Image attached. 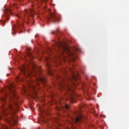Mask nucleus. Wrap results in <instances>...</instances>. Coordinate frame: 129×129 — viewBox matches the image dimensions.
I'll return each mask as SVG.
<instances>
[{
	"label": "nucleus",
	"mask_w": 129,
	"mask_h": 129,
	"mask_svg": "<svg viewBox=\"0 0 129 129\" xmlns=\"http://www.w3.org/2000/svg\"><path fill=\"white\" fill-rule=\"evenodd\" d=\"M1 23H2L3 24H6V21H1Z\"/></svg>",
	"instance_id": "nucleus-19"
},
{
	"label": "nucleus",
	"mask_w": 129,
	"mask_h": 129,
	"mask_svg": "<svg viewBox=\"0 0 129 129\" xmlns=\"http://www.w3.org/2000/svg\"><path fill=\"white\" fill-rule=\"evenodd\" d=\"M15 29H16V27H15V28H14V27H13V29H12V30H15Z\"/></svg>",
	"instance_id": "nucleus-23"
},
{
	"label": "nucleus",
	"mask_w": 129,
	"mask_h": 129,
	"mask_svg": "<svg viewBox=\"0 0 129 129\" xmlns=\"http://www.w3.org/2000/svg\"><path fill=\"white\" fill-rule=\"evenodd\" d=\"M5 14V18L6 20H9V17H10V15H12L13 12H12V10L11 9H7L5 11H4Z\"/></svg>",
	"instance_id": "nucleus-9"
},
{
	"label": "nucleus",
	"mask_w": 129,
	"mask_h": 129,
	"mask_svg": "<svg viewBox=\"0 0 129 129\" xmlns=\"http://www.w3.org/2000/svg\"><path fill=\"white\" fill-rule=\"evenodd\" d=\"M53 50L58 54L57 57V59L62 60L66 58L65 54H67L68 56H73L74 55L73 52H71L69 47L66 46V44L60 40L55 42V46Z\"/></svg>",
	"instance_id": "nucleus-2"
},
{
	"label": "nucleus",
	"mask_w": 129,
	"mask_h": 129,
	"mask_svg": "<svg viewBox=\"0 0 129 129\" xmlns=\"http://www.w3.org/2000/svg\"><path fill=\"white\" fill-rule=\"evenodd\" d=\"M49 50L50 52H52V49H51L50 48H49Z\"/></svg>",
	"instance_id": "nucleus-22"
},
{
	"label": "nucleus",
	"mask_w": 129,
	"mask_h": 129,
	"mask_svg": "<svg viewBox=\"0 0 129 129\" xmlns=\"http://www.w3.org/2000/svg\"><path fill=\"white\" fill-rule=\"evenodd\" d=\"M74 129H76V128H74Z\"/></svg>",
	"instance_id": "nucleus-29"
},
{
	"label": "nucleus",
	"mask_w": 129,
	"mask_h": 129,
	"mask_svg": "<svg viewBox=\"0 0 129 129\" xmlns=\"http://www.w3.org/2000/svg\"><path fill=\"white\" fill-rule=\"evenodd\" d=\"M40 82L44 84L47 81L44 76H39L36 78V81L34 82L32 79L27 81L28 88H24V92L30 90L35 94H37V89H40Z\"/></svg>",
	"instance_id": "nucleus-3"
},
{
	"label": "nucleus",
	"mask_w": 129,
	"mask_h": 129,
	"mask_svg": "<svg viewBox=\"0 0 129 129\" xmlns=\"http://www.w3.org/2000/svg\"><path fill=\"white\" fill-rule=\"evenodd\" d=\"M40 111V113H41V114H42V111H41V110Z\"/></svg>",
	"instance_id": "nucleus-24"
},
{
	"label": "nucleus",
	"mask_w": 129,
	"mask_h": 129,
	"mask_svg": "<svg viewBox=\"0 0 129 129\" xmlns=\"http://www.w3.org/2000/svg\"><path fill=\"white\" fill-rule=\"evenodd\" d=\"M53 21V23H58V22H60V19L59 17H57L56 16V14L54 13H50V17L47 18V21Z\"/></svg>",
	"instance_id": "nucleus-5"
},
{
	"label": "nucleus",
	"mask_w": 129,
	"mask_h": 129,
	"mask_svg": "<svg viewBox=\"0 0 129 129\" xmlns=\"http://www.w3.org/2000/svg\"><path fill=\"white\" fill-rule=\"evenodd\" d=\"M82 119H83V116L82 115H80L75 119V122H78L80 121L81 122L82 121Z\"/></svg>",
	"instance_id": "nucleus-10"
},
{
	"label": "nucleus",
	"mask_w": 129,
	"mask_h": 129,
	"mask_svg": "<svg viewBox=\"0 0 129 129\" xmlns=\"http://www.w3.org/2000/svg\"><path fill=\"white\" fill-rule=\"evenodd\" d=\"M42 60V59H40L39 60L41 61Z\"/></svg>",
	"instance_id": "nucleus-26"
},
{
	"label": "nucleus",
	"mask_w": 129,
	"mask_h": 129,
	"mask_svg": "<svg viewBox=\"0 0 129 129\" xmlns=\"http://www.w3.org/2000/svg\"><path fill=\"white\" fill-rule=\"evenodd\" d=\"M61 109H64V108H63V107H62Z\"/></svg>",
	"instance_id": "nucleus-25"
},
{
	"label": "nucleus",
	"mask_w": 129,
	"mask_h": 129,
	"mask_svg": "<svg viewBox=\"0 0 129 129\" xmlns=\"http://www.w3.org/2000/svg\"><path fill=\"white\" fill-rule=\"evenodd\" d=\"M72 78L75 81L78 80V79H79L80 78L79 74H77L75 75L74 74V75L72 76Z\"/></svg>",
	"instance_id": "nucleus-11"
},
{
	"label": "nucleus",
	"mask_w": 129,
	"mask_h": 129,
	"mask_svg": "<svg viewBox=\"0 0 129 129\" xmlns=\"http://www.w3.org/2000/svg\"><path fill=\"white\" fill-rule=\"evenodd\" d=\"M3 129H10V128H9V127H8V126H7V125H3Z\"/></svg>",
	"instance_id": "nucleus-14"
},
{
	"label": "nucleus",
	"mask_w": 129,
	"mask_h": 129,
	"mask_svg": "<svg viewBox=\"0 0 129 129\" xmlns=\"http://www.w3.org/2000/svg\"><path fill=\"white\" fill-rule=\"evenodd\" d=\"M32 66H34V64L32 63Z\"/></svg>",
	"instance_id": "nucleus-27"
},
{
	"label": "nucleus",
	"mask_w": 129,
	"mask_h": 129,
	"mask_svg": "<svg viewBox=\"0 0 129 129\" xmlns=\"http://www.w3.org/2000/svg\"><path fill=\"white\" fill-rule=\"evenodd\" d=\"M28 56H29L30 58V60H33V55H32V53L28 52Z\"/></svg>",
	"instance_id": "nucleus-12"
},
{
	"label": "nucleus",
	"mask_w": 129,
	"mask_h": 129,
	"mask_svg": "<svg viewBox=\"0 0 129 129\" xmlns=\"http://www.w3.org/2000/svg\"><path fill=\"white\" fill-rule=\"evenodd\" d=\"M13 7H14V8H16V7H17V5H13Z\"/></svg>",
	"instance_id": "nucleus-21"
},
{
	"label": "nucleus",
	"mask_w": 129,
	"mask_h": 129,
	"mask_svg": "<svg viewBox=\"0 0 129 129\" xmlns=\"http://www.w3.org/2000/svg\"><path fill=\"white\" fill-rule=\"evenodd\" d=\"M46 66L48 69V72L49 75H53V72L51 71V64H50V62H49V58H46Z\"/></svg>",
	"instance_id": "nucleus-8"
},
{
	"label": "nucleus",
	"mask_w": 129,
	"mask_h": 129,
	"mask_svg": "<svg viewBox=\"0 0 129 129\" xmlns=\"http://www.w3.org/2000/svg\"><path fill=\"white\" fill-rule=\"evenodd\" d=\"M59 77H61L60 76H59Z\"/></svg>",
	"instance_id": "nucleus-28"
},
{
	"label": "nucleus",
	"mask_w": 129,
	"mask_h": 129,
	"mask_svg": "<svg viewBox=\"0 0 129 129\" xmlns=\"http://www.w3.org/2000/svg\"><path fill=\"white\" fill-rule=\"evenodd\" d=\"M58 31H56V33Z\"/></svg>",
	"instance_id": "nucleus-30"
},
{
	"label": "nucleus",
	"mask_w": 129,
	"mask_h": 129,
	"mask_svg": "<svg viewBox=\"0 0 129 129\" xmlns=\"http://www.w3.org/2000/svg\"><path fill=\"white\" fill-rule=\"evenodd\" d=\"M34 13H35V12H34V10L30 9V10H25L23 12V14H24L25 16H26V17H29L31 16V17H32L33 18L34 17Z\"/></svg>",
	"instance_id": "nucleus-7"
},
{
	"label": "nucleus",
	"mask_w": 129,
	"mask_h": 129,
	"mask_svg": "<svg viewBox=\"0 0 129 129\" xmlns=\"http://www.w3.org/2000/svg\"><path fill=\"white\" fill-rule=\"evenodd\" d=\"M13 88H15V86L11 84V87H8L9 90L8 94L6 91H2V93H4L5 97L1 98V101L3 103L1 107L2 111L0 112V119H2L3 114L4 115H8L9 113H11L12 117L8 120L10 127H12L13 125L18 122L17 119L13 116L15 114V110H16L13 104L16 105V106H19V103L17 102L19 99V97L17 96L16 94V91L15 90L13 89ZM10 111H12V113H11Z\"/></svg>",
	"instance_id": "nucleus-1"
},
{
	"label": "nucleus",
	"mask_w": 129,
	"mask_h": 129,
	"mask_svg": "<svg viewBox=\"0 0 129 129\" xmlns=\"http://www.w3.org/2000/svg\"><path fill=\"white\" fill-rule=\"evenodd\" d=\"M33 72H34V73L36 74H38V72H37L36 69L33 70Z\"/></svg>",
	"instance_id": "nucleus-16"
},
{
	"label": "nucleus",
	"mask_w": 129,
	"mask_h": 129,
	"mask_svg": "<svg viewBox=\"0 0 129 129\" xmlns=\"http://www.w3.org/2000/svg\"><path fill=\"white\" fill-rule=\"evenodd\" d=\"M20 78H21V77H20V76L16 77V79H17V80H19V79H20Z\"/></svg>",
	"instance_id": "nucleus-18"
},
{
	"label": "nucleus",
	"mask_w": 129,
	"mask_h": 129,
	"mask_svg": "<svg viewBox=\"0 0 129 129\" xmlns=\"http://www.w3.org/2000/svg\"><path fill=\"white\" fill-rule=\"evenodd\" d=\"M64 107L66 109H68L69 108V106H68L67 104H64Z\"/></svg>",
	"instance_id": "nucleus-15"
},
{
	"label": "nucleus",
	"mask_w": 129,
	"mask_h": 129,
	"mask_svg": "<svg viewBox=\"0 0 129 129\" xmlns=\"http://www.w3.org/2000/svg\"><path fill=\"white\" fill-rule=\"evenodd\" d=\"M51 34H55V35H57V34H56V32H54V31H52V33H51Z\"/></svg>",
	"instance_id": "nucleus-20"
},
{
	"label": "nucleus",
	"mask_w": 129,
	"mask_h": 129,
	"mask_svg": "<svg viewBox=\"0 0 129 129\" xmlns=\"http://www.w3.org/2000/svg\"><path fill=\"white\" fill-rule=\"evenodd\" d=\"M43 3H47L48 0H41Z\"/></svg>",
	"instance_id": "nucleus-17"
},
{
	"label": "nucleus",
	"mask_w": 129,
	"mask_h": 129,
	"mask_svg": "<svg viewBox=\"0 0 129 129\" xmlns=\"http://www.w3.org/2000/svg\"><path fill=\"white\" fill-rule=\"evenodd\" d=\"M60 86V91H63V90H65L66 92H69V91H71V89L69 87V86L65 83L64 82H63L62 84L59 85Z\"/></svg>",
	"instance_id": "nucleus-6"
},
{
	"label": "nucleus",
	"mask_w": 129,
	"mask_h": 129,
	"mask_svg": "<svg viewBox=\"0 0 129 129\" xmlns=\"http://www.w3.org/2000/svg\"><path fill=\"white\" fill-rule=\"evenodd\" d=\"M16 16L17 17V18H20L21 21H24V18H22V16H21V15L17 14L16 15Z\"/></svg>",
	"instance_id": "nucleus-13"
},
{
	"label": "nucleus",
	"mask_w": 129,
	"mask_h": 129,
	"mask_svg": "<svg viewBox=\"0 0 129 129\" xmlns=\"http://www.w3.org/2000/svg\"><path fill=\"white\" fill-rule=\"evenodd\" d=\"M20 70L22 74L25 75L26 77L31 76V75H34V73L30 71V70L28 69L27 66H23L22 67L20 68Z\"/></svg>",
	"instance_id": "nucleus-4"
}]
</instances>
